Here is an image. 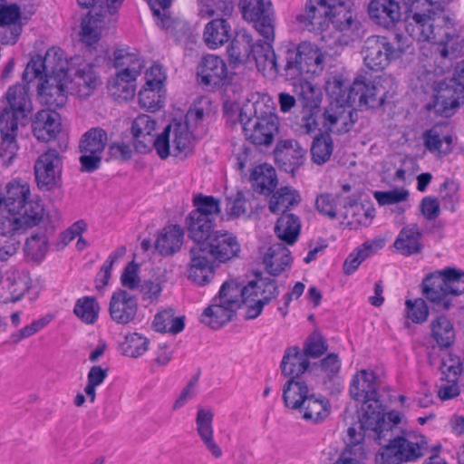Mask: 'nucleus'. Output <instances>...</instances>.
<instances>
[{"label": "nucleus", "mask_w": 464, "mask_h": 464, "mask_svg": "<svg viewBox=\"0 0 464 464\" xmlns=\"http://www.w3.org/2000/svg\"><path fill=\"white\" fill-rule=\"evenodd\" d=\"M264 37V43H257L253 50L256 68L265 76L280 75L287 81L297 79L304 73L315 72L324 63L321 50L309 42L299 44L287 43L276 54L271 43Z\"/></svg>", "instance_id": "f257e3e1"}, {"label": "nucleus", "mask_w": 464, "mask_h": 464, "mask_svg": "<svg viewBox=\"0 0 464 464\" xmlns=\"http://www.w3.org/2000/svg\"><path fill=\"white\" fill-rule=\"evenodd\" d=\"M401 422V414L392 411L387 417L372 413L362 420V428L370 430L372 440L384 445L375 456L376 464H401L421 458L428 449L425 436L410 438L399 436L397 425Z\"/></svg>", "instance_id": "f03ea898"}, {"label": "nucleus", "mask_w": 464, "mask_h": 464, "mask_svg": "<svg viewBox=\"0 0 464 464\" xmlns=\"http://www.w3.org/2000/svg\"><path fill=\"white\" fill-rule=\"evenodd\" d=\"M44 81L37 87L40 102L47 106V110L55 111L62 108L67 102L70 92L68 78V63L62 58L61 50L50 49L44 58L32 59L23 73V80L29 83L36 78Z\"/></svg>", "instance_id": "7ed1b4c3"}, {"label": "nucleus", "mask_w": 464, "mask_h": 464, "mask_svg": "<svg viewBox=\"0 0 464 464\" xmlns=\"http://www.w3.org/2000/svg\"><path fill=\"white\" fill-rule=\"evenodd\" d=\"M405 13V28L409 35L418 42H428L436 45L435 52L440 58L448 60L446 67L449 68L450 62L456 58L454 50L450 47L453 40L448 25L452 27L450 20L445 17L443 11L422 5L421 0H412Z\"/></svg>", "instance_id": "20e7f679"}, {"label": "nucleus", "mask_w": 464, "mask_h": 464, "mask_svg": "<svg viewBox=\"0 0 464 464\" xmlns=\"http://www.w3.org/2000/svg\"><path fill=\"white\" fill-rule=\"evenodd\" d=\"M28 92L29 87L26 82V84L10 86L5 95L8 105L0 112V157L9 161L18 150L16 142L18 126L26 125L33 111Z\"/></svg>", "instance_id": "39448f33"}, {"label": "nucleus", "mask_w": 464, "mask_h": 464, "mask_svg": "<svg viewBox=\"0 0 464 464\" xmlns=\"http://www.w3.org/2000/svg\"><path fill=\"white\" fill-rule=\"evenodd\" d=\"M238 121L247 140L257 146H270L279 131V119L263 101L247 102L239 111Z\"/></svg>", "instance_id": "423d86ee"}, {"label": "nucleus", "mask_w": 464, "mask_h": 464, "mask_svg": "<svg viewBox=\"0 0 464 464\" xmlns=\"http://www.w3.org/2000/svg\"><path fill=\"white\" fill-rule=\"evenodd\" d=\"M408 47L407 39L401 34H394L392 41L386 36L372 35L364 43V63L372 71H382L392 60L400 58Z\"/></svg>", "instance_id": "0eeeda50"}, {"label": "nucleus", "mask_w": 464, "mask_h": 464, "mask_svg": "<svg viewBox=\"0 0 464 464\" xmlns=\"http://www.w3.org/2000/svg\"><path fill=\"white\" fill-rule=\"evenodd\" d=\"M378 388L377 376L372 371L361 370L352 379L350 395L353 400L363 403L362 420L366 416H372V413L387 417L383 413L384 408L378 398Z\"/></svg>", "instance_id": "6e6552de"}, {"label": "nucleus", "mask_w": 464, "mask_h": 464, "mask_svg": "<svg viewBox=\"0 0 464 464\" xmlns=\"http://www.w3.org/2000/svg\"><path fill=\"white\" fill-rule=\"evenodd\" d=\"M433 100L426 105L428 111L433 110L437 115L451 117L464 103V86L456 79L433 81Z\"/></svg>", "instance_id": "1a4fd4ad"}, {"label": "nucleus", "mask_w": 464, "mask_h": 464, "mask_svg": "<svg viewBox=\"0 0 464 464\" xmlns=\"http://www.w3.org/2000/svg\"><path fill=\"white\" fill-rule=\"evenodd\" d=\"M107 142L108 135L102 128L94 127L82 134L79 141L82 171L91 173L101 167Z\"/></svg>", "instance_id": "9d476101"}, {"label": "nucleus", "mask_w": 464, "mask_h": 464, "mask_svg": "<svg viewBox=\"0 0 464 464\" xmlns=\"http://www.w3.org/2000/svg\"><path fill=\"white\" fill-rule=\"evenodd\" d=\"M208 257L226 263L238 256L241 247L237 237L227 230H216L202 246H195Z\"/></svg>", "instance_id": "9b49d317"}, {"label": "nucleus", "mask_w": 464, "mask_h": 464, "mask_svg": "<svg viewBox=\"0 0 464 464\" xmlns=\"http://www.w3.org/2000/svg\"><path fill=\"white\" fill-rule=\"evenodd\" d=\"M245 19L255 23V27L267 40L274 38V14L271 3L264 0H239Z\"/></svg>", "instance_id": "f8f14e48"}, {"label": "nucleus", "mask_w": 464, "mask_h": 464, "mask_svg": "<svg viewBox=\"0 0 464 464\" xmlns=\"http://www.w3.org/2000/svg\"><path fill=\"white\" fill-rule=\"evenodd\" d=\"M63 160L55 149H50L38 157L34 163V175L41 189H52L60 179Z\"/></svg>", "instance_id": "ddd939ff"}, {"label": "nucleus", "mask_w": 464, "mask_h": 464, "mask_svg": "<svg viewBox=\"0 0 464 464\" xmlns=\"http://www.w3.org/2000/svg\"><path fill=\"white\" fill-rule=\"evenodd\" d=\"M412 0H371L367 12L370 19L377 25L390 29L401 18V5L406 9Z\"/></svg>", "instance_id": "4468645a"}, {"label": "nucleus", "mask_w": 464, "mask_h": 464, "mask_svg": "<svg viewBox=\"0 0 464 464\" xmlns=\"http://www.w3.org/2000/svg\"><path fill=\"white\" fill-rule=\"evenodd\" d=\"M30 188L27 183L13 181L6 185L5 193L0 194V211L5 209L9 214H30L32 205L42 206L37 201L29 200Z\"/></svg>", "instance_id": "2eb2a0df"}, {"label": "nucleus", "mask_w": 464, "mask_h": 464, "mask_svg": "<svg viewBox=\"0 0 464 464\" xmlns=\"http://www.w3.org/2000/svg\"><path fill=\"white\" fill-rule=\"evenodd\" d=\"M34 209L30 214L23 213L21 215L10 214L8 217L0 218V237H6L7 240L12 237L17 238V236L23 234L26 229L37 226L43 218V206L32 205Z\"/></svg>", "instance_id": "dca6fc26"}, {"label": "nucleus", "mask_w": 464, "mask_h": 464, "mask_svg": "<svg viewBox=\"0 0 464 464\" xmlns=\"http://www.w3.org/2000/svg\"><path fill=\"white\" fill-rule=\"evenodd\" d=\"M306 150L293 139L280 140L274 150L276 161L285 172L294 174L306 160Z\"/></svg>", "instance_id": "f3484780"}, {"label": "nucleus", "mask_w": 464, "mask_h": 464, "mask_svg": "<svg viewBox=\"0 0 464 464\" xmlns=\"http://www.w3.org/2000/svg\"><path fill=\"white\" fill-rule=\"evenodd\" d=\"M138 301L135 295L119 289L111 297L109 313L111 320L118 324H128L137 316Z\"/></svg>", "instance_id": "a211bd4d"}, {"label": "nucleus", "mask_w": 464, "mask_h": 464, "mask_svg": "<svg viewBox=\"0 0 464 464\" xmlns=\"http://www.w3.org/2000/svg\"><path fill=\"white\" fill-rule=\"evenodd\" d=\"M79 58L74 59V63L78 65L74 72L72 80H69L72 94H76L80 98H87L92 94L94 90L100 85V79L91 63H78Z\"/></svg>", "instance_id": "6ab92c4d"}, {"label": "nucleus", "mask_w": 464, "mask_h": 464, "mask_svg": "<svg viewBox=\"0 0 464 464\" xmlns=\"http://www.w3.org/2000/svg\"><path fill=\"white\" fill-rule=\"evenodd\" d=\"M213 261L201 250L191 246L189 250V263L188 265V277L198 285H206L214 277Z\"/></svg>", "instance_id": "aec40b11"}, {"label": "nucleus", "mask_w": 464, "mask_h": 464, "mask_svg": "<svg viewBox=\"0 0 464 464\" xmlns=\"http://www.w3.org/2000/svg\"><path fill=\"white\" fill-rule=\"evenodd\" d=\"M156 121L147 114L139 115L132 122L131 134L133 145L137 152L148 153L152 150L153 131Z\"/></svg>", "instance_id": "412c9836"}, {"label": "nucleus", "mask_w": 464, "mask_h": 464, "mask_svg": "<svg viewBox=\"0 0 464 464\" xmlns=\"http://www.w3.org/2000/svg\"><path fill=\"white\" fill-rule=\"evenodd\" d=\"M184 241V229L179 225H168L160 229L154 243L155 250L162 256L178 253Z\"/></svg>", "instance_id": "4be33fe9"}, {"label": "nucleus", "mask_w": 464, "mask_h": 464, "mask_svg": "<svg viewBox=\"0 0 464 464\" xmlns=\"http://www.w3.org/2000/svg\"><path fill=\"white\" fill-rule=\"evenodd\" d=\"M214 413L210 409L199 408L196 416L197 432L206 449L215 459H219L223 451L214 440L213 422Z\"/></svg>", "instance_id": "5701e85b"}, {"label": "nucleus", "mask_w": 464, "mask_h": 464, "mask_svg": "<svg viewBox=\"0 0 464 464\" xmlns=\"http://www.w3.org/2000/svg\"><path fill=\"white\" fill-rule=\"evenodd\" d=\"M32 129L34 135L39 140L48 141L53 139L61 130L60 114L53 110L38 111Z\"/></svg>", "instance_id": "b1692460"}, {"label": "nucleus", "mask_w": 464, "mask_h": 464, "mask_svg": "<svg viewBox=\"0 0 464 464\" xmlns=\"http://www.w3.org/2000/svg\"><path fill=\"white\" fill-rule=\"evenodd\" d=\"M198 75L205 85H219L227 76V69L225 62L217 55L209 54L203 57Z\"/></svg>", "instance_id": "393cba45"}, {"label": "nucleus", "mask_w": 464, "mask_h": 464, "mask_svg": "<svg viewBox=\"0 0 464 464\" xmlns=\"http://www.w3.org/2000/svg\"><path fill=\"white\" fill-rule=\"evenodd\" d=\"M282 398L286 408L297 411L314 392L313 388L299 377L288 379L282 388Z\"/></svg>", "instance_id": "a878e982"}, {"label": "nucleus", "mask_w": 464, "mask_h": 464, "mask_svg": "<svg viewBox=\"0 0 464 464\" xmlns=\"http://www.w3.org/2000/svg\"><path fill=\"white\" fill-rule=\"evenodd\" d=\"M320 120L323 131L321 133H343L350 130L348 119L351 111H346L343 106L330 105L324 111H320Z\"/></svg>", "instance_id": "bb28decb"}, {"label": "nucleus", "mask_w": 464, "mask_h": 464, "mask_svg": "<svg viewBox=\"0 0 464 464\" xmlns=\"http://www.w3.org/2000/svg\"><path fill=\"white\" fill-rule=\"evenodd\" d=\"M309 366V359L297 346L288 347L280 363L282 375L289 379L301 378Z\"/></svg>", "instance_id": "cd10ccee"}, {"label": "nucleus", "mask_w": 464, "mask_h": 464, "mask_svg": "<svg viewBox=\"0 0 464 464\" xmlns=\"http://www.w3.org/2000/svg\"><path fill=\"white\" fill-rule=\"evenodd\" d=\"M266 270L271 276L280 275L292 263L291 252L283 243L271 245L263 257Z\"/></svg>", "instance_id": "c85d7f7f"}, {"label": "nucleus", "mask_w": 464, "mask_h": 464, "mask_svg": "<svg viewBox=\"0 0 464 464\" xmlns=\"http://www.w3.org/2000/svg\"><path fill=\"white\" fill-rule=\"evenodd\" d=\"M189 238L194 241L193 246H202L216 231L213 218H205L201 214L190 213L186 218Z\"/></svg>", "instance_id": "c756f323"}, {"label": "nucleus", "mask_w": 464, "mask_h": 464, "mask_svg": "<svg viewBox=\"0 0 464 464\" xmlns=\"http://www.w3.org/2000/svg\"><path fill=\"white\" fill-rule=\"evenodd\" d=\"M231 26L225 18H215L208 22L203 32V39L210 49H216L231 38Z\"/></svg>", "instance_id": "7c9ffc66"}, {"label": "nucleus", "mask_w": 464, "mask_h": 464, "mask_svg": "<svg viewBox=\"0 0 464 464\" xmlns=\"http://www.w3.org/2000/svg\"><path fill=\"white\" fill-rule=\"evenodd\" d=\"M297 411L304 420L318 423L329 416L330 404L324 396L313 392Z\"/></svg>", "instance_id": "2f4dec72"}, {"label": "nucleus", "mask_w": 464, "mask_h": 464, "mask_svg": "<svg viewBox=\"0 0 464 464\" xmlns=\"http://www.w3.org/2000/svg\"><path fill=\"white\" fill-rule=\"evenodd\" d=\"M29 287V279L25 275L12 273L0 285V302L18 301Z\"/></svg>", "instance_id": "473e14b6"}, {"label": "nucleus", "mask_w": 464, "mask_h": 464, "mask_svg": "<svg viewBox=\"0 0 464 464\" xmlns=\"http://www.w3.org/2000/svg\"><path fill=\"white\" fill-rule=\"evenodd\" d=\"M362 84L356 79L349 87L341 79L334 78L327 82L325 90L329 96L336 102L338 106H353L356 102L355 92L362 88Z\"/></svg>", "instance_id": "72a5a7b5"}, {"label": "nucleus", "mask_w": 464, "mask_h": 464, "mask_svg": "<svg viewBox=\"0 0 464 464\" xmlns=\"http://www.w3.org/2000/svg\"><path fill=\"white\" fill-rule=\"evenodd\" d=\"M301 196L292 187L285 186L273 191L269 199L268 208L274 214H289L288 211L299 205Z\"/></svg>", "instance_id": "f704fd0d"}, {"label": "nucleus", "mask_w": 464, "mask_h": 464, "mask_svg": "<svg viewBox=\"0 0 464 464\" xmlns=\"http://www.w3.org/2000/svg\"><path fill=\"white\" fill-rule=\"evenodd\" d=\"M351 1L339 0L324 6V17L340 31L349 29L353 22Z\"/></svg>", "instance_id": "c9c22d12"}, {"label": "nucleus", "mask_w": 464, "mask_h": 464, "mask_svg": "<svg viewBox=\"0 0 464 464\" xmlns=\"http://www.w3.org/2000/svg\"><path fill=\"white\" fill-rule=\"evenodd\" d=\"M246 285L228 280L221 285L218 295L215 297V302L227 305L235 312L241 306L245 298H247Z\"/></svg>", "instance_id": "e433bc0d"}, {"label": "nucleus", "mask_w": 464, "mask_h": 464, "mask_svg": "<svg viewBox=\"0 0 464 464\" xmlns=\"http://www.w3.org/2000/svg\"><path fill=\"white\" fill-rule=\"evenodd\" d=\"M421 233L416 224L403 227L395 239L394 247L403 256L419 254L422 249Z\"/></svg>", "instance_id": "4c0bfd02"}, {"label": "nucleus", "mask_w": 464, "mask_h": 464, "mask_svg": "<svg viewBox=\"0 0 464 464\" xmlns=\"http://www.w3.org/2000/svg\"><path fill=\"white\" fill-rule=\"evenodd\" d=\"M384 246L382 238H375L366 241L353 252H352L343 263V273L345 275L353 274L367 257L375 254L378 250Z\"/></svg>", "instance_id": "58836bf2"}, {"label": "nucleus", "mask_w": 464, "mask_h": 464, "mask_svg": "<svg viewBox=\"0 0 464 464\" xmlns=\"http://www.w3.org/2000/svg\"><path fill=\"white\" fill-rule=\"evenodd\" d=\"M356 81L362 85L360 90L355 92L356 101L360 105H365L369 108H380L384 104L387 92L382 86H378L371 82H367L362 76L356 78Z\"/></svg>", "instance_id": "ea45409f"}, {"label": "nucleus", "mask_w": 464, "mask_h": 464, "mask_svg": "<svg viewBox=\"0 0 464 464\" xmlns=\"http://www.w3.org/2000/svg\"><path fill=\"white\" fill-rule=\"evenodd\" d=\"M423 294L432 303L442 304L443 309H448L450 305L447 300V291L445 286V280L441 272L431 274L423 281Z\"/></svg>", "instance_id": "a19ab883"}, {"label": "nucleus", "mask_w": 464, "mask_h": 464, "mask_svg": "<svg viewBox=\"0 0 464 464\" xmlns=\"http://www.w3.org/2000/svg\"><path fill=\"white\" fill-rule=\"evenodd\" d=\"M235 313L227 305L215 302L214 297L211 304L203 311L201 322L212 329H219L232 320Z\"/></svg>", "instance_id": "79ce46f5"}, {"label": "nucleus", "mask_w": 464, "mask_h": 464, "mask_svg": "<svg viewBox=\"0 0 464 464\" xmlns=\"http://www.w3.org/2000/svg\"><path fill=\"white\" fill-rule=\"evenodd\" d=\"M423 139L425 147L431 153L446 155L451 151L452 137L441 126H433L424 133Z\"/></svg>", "instance_id": "37998d69"}, {"label": "nucleus", "mask_w": 464, "mask_h": 464, "mask_svg": "<svg viewBox=\"0 0 464 464\" xmlns=\"http://www.w3.org/2000/svg\"><path fill=\"white\" fill-rule=\"evenodd\" d=\"M254 47L249 34L246 33L237 34L227 51L230 63L237 65L246 63L253 53Z\"/></svg>", "instance_id": "c03bdc74"}, {"label": "nucleus", "mask_w": 464, "mask_h": 464, "mask_svg": "<svg viewBox=\"0 0 464 464\" xmlns=\"http://www.w3.org/2000/svg\"><path fill=\"white\" fill-rule=\"evenodd\" d=\"M301 229V222L295 214H283L277 219L275 233L276 237L288 245L296 242Z\"/></svg>", "instance_id": "a18cd8bd"}, {"label": "nucleus", "mask_w": 464, "mask_h": 464, "mask_svg": "<svg viewBox=\"0 0 464 464\" xmlns=\"http://www.w3.org/2000/svg\"><path fill=\"white\" fill-rule=\"evenodd\" d=\"M246 293L259 298L265 304H269L279 295L276 281L268 277H260L246 285Z\"/></svg>", "instance_id": "49530a36"}, {"label": "nucleus", "mask_w": 464, "mask_h": 464, "mask_svg": "<svg viewBox=\"0 0 464 464\" xmlns=\"http://www.w3.org/2000/svg\"><path fill=\"white\" fill-rule=\"evenodd\" d=\"M431 336L441 348L450 347L455 340V329L451 321L445 315H439L430 323Z\"/></svg>", "instance_id": "de8ad7c7"}, {"label": "nucleus", "mask_w": 464, "mask_h": 464, "mask_svg": "<svg viewBox=\"0 0 464 464\" xmlns=\"http://www.w3.org/2000/svg\"><path fill=\"white\" fill-rule=\"evenodd\" d=\"M105 25L104 16L89 13L81 24V39L88 46L97 44Z\"/></svg>", "instance_id": "09e8293b"}, {"label": "nucleus", "mask_w": 464, "mask_h": 464, "mask_svg": "<svg viewBox=\"0 0 464 464\" xmlns=\"http://www.w3.org/2000/svg\"><path fill=\"white\" fill-rule=\"evenodd\" d=\"M139 74L118 72L115 78L110 82L111 94L119 100L131 99L136 91V78Z\"/></svg>", "instance_id": "8fccbe9b"}, {"label": "nucleus", "mask_w": 464, "mask_h": 464, "mask_svg": "<svg viewBox=\"0 0 464 464\" xmlns=\"http://www.w3.org/2000/svg\"><path fill=\"white\" fill-rule=\"evenodd\" d=\"M234 10L233 0H198V15L202 18H225Z\"/></svg>", "instance_id": "3c124183"}, {"label": "nucleus", "mask_w": 464, "mask_h": 464, "mask_svg": "<svg viewBox=\"0 0 464 464\" xmlns=\"http://www.w3.org/2000/svg\"><path fill=\"white\" fill-rule=\"evenodd\" d=\"M256 197L251 191H238L234 198H227L226 212L229 218H239L252 211Z\"/></svg>", "instance_id": "603ef678"}, {"label": "nucleus", "mask_w": 464, "mask_h": 464, "mask_svg": "<svg viewBox=\"0 0 464 464\" xmlns=\"http://www.w3.org/2000/svg\"><path fill=\"white\" fill-rule=\"evenodd\" d=\"M301 75L294 82V92L298 99L302 101L303 106L305 108L319 107L321 102V92L312 82L303 80Z\"/></svg>", "instance_id": "864d4df0"}, {"label": "nucleus", "mask_w": 464, "mask_h": 464, "mask_svg": "<svg viewBox=\"0 0 464 464\" xmlns=\"http://www.w3.org/2000/svg\"><path fill=\"white\" fill-rule=\"evenodd\" d=\"M153 327L157 332L177 334L185 327L184 317H176L172 309L164 310L155 315Z\"/></svg>", "instance_id": "5fc2aeb1"}, {"label": "nucleus", "mask_w": 464, "mask_h": 464, "mask_svg": "<svg viewBox=\"0 0 464 464\" xmlns=\"http://www.w3.org/2000/svg\"><path fill=\"white\" fill-rule=\"evenodd\" d=\"M311 158L314 163L323 165L327 162L334 151V142L329 133H319L311 145Z\"/></svg>", "instance_id": "6e6d98bb"}, {"label": "nucleus", "mask_w": 464, "mask_h": 464, "mask_svg": "<svg viewBox=\"0 0 464 464\" xmlns=\"http://www.w3.org/2000/svg\"><path fill=\"white\" fill-rule=\"evenodd\" d=\"M251 177L254 180V185L261 194L268 195L276 187V170L266 164L256 167L252 172Z\"/></svg>", "instance_id": "4d7b16f0"}, {"label": "nucleus", "mask_w": 464, "mask_h": 464, "mask_svg": "<svg viewBox=\"0 0 464 464\" xmlns=\"http://www.w3.org/2000/svg\"><path fill=\"white\" fill-rule=\"evenodd\" d=\"M114 65L122 67L120 72H128L129 74H140L143 68V62L136 53H130L125 50L120 49L113 53Z\"/></svg>", "instance_id": "13d9d810"}, {"label": "nucleus", "mask_w": 464, "mask_h": 464, "mask_svg": "<svg viewBox=\"0 0 464 464\" xmlns=\"http://www.w3.org/2000/svg\"><path fill=\"white\" fill-rule=\"evenodd\" d=\"M194 131L182 122L176 123L173 130L172 156L179 157L187 154L191 145V137Z\"/></svg>", "instance_id": "bf43d9fd"}, {"label": "nucleus", "mask_w": 464, "mask_h": 464, "mask_svg": "<svg viewBox=\"0 0 464 464\" xmlns=\"http://www.w3.org/2000/svg\"><path fill=\"white\" fill-rule=\"evenodd\" d=\"M323 19L326 20L322 8V2H316L315 0H308L305 10L296 16L297 22L304 27L323 25L324 23Z\"/></svg>", "instance_id": "052dcab7"}, {"label": "nucleus", "mask_w": 464, "mask_h": 464, "mask_svg": "<svg viewBox=\"0 0 464 464\" xmlns=\"http://www.w3.org/2000/svg\"><path fill=\"white\" fill-rule=\"evenodd\" d=\"M100 306L94 297L84 296L77 300L73 313L82 322L94 324L97 321Z\"/></svg>", "instance_id": "680f3d73"}, {"label": "nucleus", "mask_w": 464, "mask_h": 464, "mask_svg": "<svg viewBox=\"0 0 464 464\" xmlns=\"http://www.w3.org/2000/svg\"><path fill=\"white\" fill-rule=\"evenodd\" d=\"M149 339L137 333L129 334L125 336L124 342L121 344L122 353L131 358H138L147 352Z\"/></svg>", "instance_id": "e2e57ef3"}, {"label": "nucleus", "mask_w": 464, "mask_h": 464, "mask_svg": "<svg viewBox=\"0 0 464 464\" xmlns=\"http://www.w3.org/2000/svg\"><path fill=\"white\" fill-rule=\"evenodd\" d=\"M108 368H102L100 365L92 366L87 374V384L84 392L90 402L93 403L96 400V387L101 385L108 376Z\"/></svg>", "instance_id": "0e129e2a"}, {"label": "nucleus", "mask_w": 464, "mask_h": 464, "mask_svg": "<svg viewBox=\"0 0 464 464\" xmlns=\"http://www.w3.org/2000/svg\"><path fill=\"white\" fill-rule=\"evenodd\" d=\"M48 249L47 237L42 234L32 235L25 242L24 252L32 260L44 258Z\"/></svg>", "instance_id": "69168bd1"}, {"label": "nucleus", "mask_w": 464, "mask_h": 464, "mask_svg": "<svg viewBox=\"0 0 464 464\" xmlns=\"http://www.w3.org/2000/svg\"><path fill=\"white\" fill-rule=\"evenodd\" d=\"M195 209L190 213L201 214L205 218H212L220 212L219 201L213 196L197 195L193 198Z\"/></svg>", "instance_id": "338daca9"}, {"label": "nucleus", "mask_w": 464, "mask_h": 464, "mask_svg": "<svg viewBox=\"0 0 464 464\" xmlns=\"http://www.w3.org/2000/svg\"><path fill=\"white\" fill-rule=\"evenodd\" d=\"M448 295H459L464 292V272L454 268L441 271Z\"/></svg>", "instance_id": "774afa93"}]
</instances>
